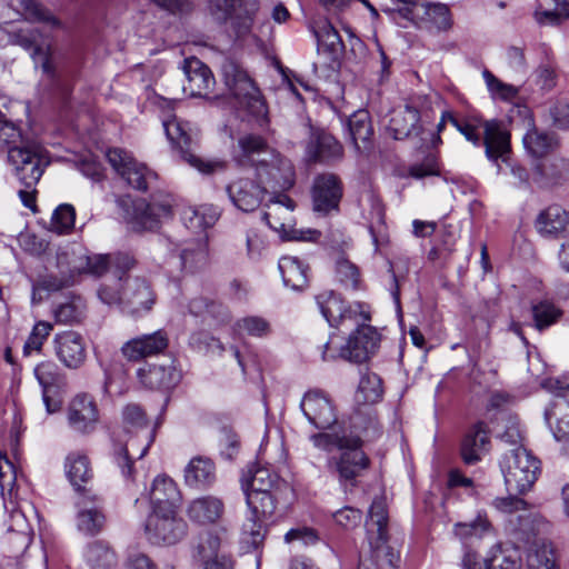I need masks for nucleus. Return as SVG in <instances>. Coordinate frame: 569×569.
I'll use <instances>...</instances> for the list:
<instances>
[{
    "mask_svg": "<svg viewBox=\"0 0 569 569\" xmlns=\"http://www.w3.org/2000/svg\"><path fill=\"white\" fill-rule=\"evenodd\" d=\"M490 529V522L481 515L470 522H457L453 527L455 535L461 540H468L473 537L481 538Z\"/></svg>",
    "mask_w": 569,
    "mask_h": 569,
    "instance_id": "nucleus-53",
    "label": "nucleus"
},
{
    "mask_svg": "<svg viewBox=\"0 0 569 569\" xmlns=\"http://www.w3.org/2000/svg\"><path fill=\"white\" fill-rule=\"evenodd\" d=\"M122 421L128 431H144L149 425L144 409L138 403H128L123 407Z\"/></svg>",
    "mask_w": 569,
    "mask_h": 569,
    "instance_id": "nucleus-54",
    "label": "nucleus"
},
{
    "mask_svg": "<svg viewBox=\"0 0 569 569\" xmlns=\"http://www.w3.org/2000/svg\"><path fill=\"white\" fill-rule=\"evenodd\" d=\"M84 560L92 569H112L117 566V556L111 547L100 540L90 542L84 550Z\"/></svg>",
    "mask_w": 569,
    "mask_h": 569,
    "instance_id": "nucleus-45",
    "label": "nucleus"
},
{
    "mask_svg": "<svg viewBox=\"0 0 569 569\" xmlns=\"http://www.w3.org/2000/svg\"><path fill=\"white\" fill-rule=\"evenodd\" d=\"M220 538L217 533L207 531L199 537L198 545L196 547L197 557L203 561L218 557L220 549Z\"/></svg>",
    "mask_w": 569,
    "mask_h": 569,
    "instance_id": "nucleus-59",
    "label": "nucleus"
},
{
    "mask_svg": "<svg viewBox=\"0 0 569 569\" xmlns=\"http://www.w3.org/2000/svg\"><path fill=\"white\" fill-rule=\"evenodd\" d=\"M34 376L43 390L52 387L59 379V368L52 361H43L34 368Z\"/></svg>",
    "mask_w": 569,
    "mask_h": 569,
    "instance_id": "nucleus-63",
    "label": "nucleus"
},
{
    "mask_svg": "<svg viewBox=\"0 0 569 569\" xmlns=\"http://www.w3.org/2000/svg\"><path fill=\"white\" fill-rule=\"evenodd\" d=\"M523 147L529 154L536 158L547 156L557 147L553 134L538 130L533 124L522 138Z\"/></svg>",
    "mask_w": 569,
    "mask_h": 569,
    "instance_id": "nucleus-44",
    "label": "nucleus"
},
{
    "mask_svg": "<svg viewBox=\"0 0 569 569\" xmlns=\"http://www.w3.org/2000/svg\"><path fill=\"white\" fill-rule=\"evenodd\" d=\"M178 510L151 511L146 520V535L154 545H174L187 532V523L177 516Z\"/></svg>",
    "mask_w": 569,
    "mask_h": 569,
    "instance_id": "nucleus-10",
    "label": "nucleus"
},
{
    "mask_svg": "<svg viewBox=\"0 0 569 569\" xmlns=\"http://www.w3.org/2000/svg\"><path fill=\"white\" fill-rule=\"evenodd\" d=\"M241 480L248 483V491L278 492L284 485L279 475L269 467H254Z\"/></svg>",
    "mask_w": 569,
    "mask_h": 569,
    "instance_id": "nucleus-43",
    "label": "nucleus"
},
{
    "mask_svg": "<svg viewBox=\"0 0 569 569\" xmlns=\"http://www.w3.org/2000/svg\"><path fill=\"white\" fill-rule=\"evenodd\" d=\"M439 163L435 154H427L421 162L412 163L408 168V174L415 179H422L429 176H439Z\"/></svg>",
    "mask_w": 569,
    "mask_h": 569,
    "instance_id": "nucleus-60",
    "label": "nucleus"
},
{
    "mask_svg": "<svg viewBox=\"0 0 569 569\" xmlns=\"http://www.w3.org/2000/svg\"><path fill=\"white\" fill-rule=\"evenodd\" d=\"M68 419L70 426L79 432L93 430L99 419L93 398L87 393L77 395L69 405Z\"/></svg>",
    "mask_w": 569,
    "mask_h": 569,
    "instance_id": "nucleus-27",
    "label": "nucleus"
},
{
    "mask_svg": "<svg viewBox=\"0 0 569 569\" xmlns=\"http://www.w3.org/2000/svg\"><path fill=\"white\" fill-rule=\"evenodd\" d=\"M482 143L488 159L495 162L501 160L509 163L511 154L510 133L501 122L491 120L483 123Z\"/></svg>",
    "mask_w": 569,
    "mask_h": 569,
    "instance_id": "nucleus-24",
    "label": "nucleus"
},
{
    "mask_svg": "<svg viewBox=\"0 0 569 569\" xmlns=\"http://www.w3.org/2000/svg\"><path fill=\"white\" fill-rule=\"evenodd\" d=\"M111 456L114 463L120 468L121 473L127 478L131 477L133 471V460L129 456L128 443L124 445L120 441L113 442Z\"/></svg>",
    "mask_w": 569,
    "mask_h": 569,
    "instance_id": "nucleus-62",
    "label": "nucleus"
},
{
    "mask_svg": "<svg viewBox=\"0 0 569 569\" xmlns=\"http://www.w3.org/2000/svg\"><path fill=\"white\" fill-rule=\"evenodd\" d=\"M348 130L357 151L370 149L373 128L368 111H356L348 120Z\"/></svg>",
    "mask_w": 569,
    "mask_h": 569,
    "instance_id": "nucleus-40",
    "label": "nucleus"
},
{
    "mask_svg": "<svg viewBox=\"0 0 569 569\" xmlns=\"http://www.w3.org/2000/svg\"><path fill=\"white\" fill-rule=\"evenodd\" d=\"M0 151L8 152L9 163L23 187H36L49 161L38 142L24 137L21 130L0 110Z\"/></svg>",
    "mask_w": 569,
    "mask_h": 569,
    "instance_id": "nucleus-3",
    "label": "nucleus"
},
{
    "mask_svg": "<svg viewBox=\"0 0 569 569\" xmlns=\"http://www.w3.org/2000/svg\"><path fill=\"white\" fill-rule=\"evenodd\" d=\"M568 223V212L562 207L552 204L538 214L535 227L542 237L558 238L565 232Z\"/></svg>",
    "mask_w": 569,
    "mask_h": 569,
    "instance_id": "nucleus-34",
    "label": "nucleus"
},
{
    "mask_svg": "<svg viewBox=\"0 0 569 569\" xmlns=\"http://www.w3.org/2000/svg\"><path fill=\"white\" fill-rule=\"evenodd\" d=\"M226 190L234 207L244 212L254 211L267 193L264 187L247 178L232 181Z\"/></svg>",
    "mask_w": 569,
    "mask_h": 569,
    "instance_id": "nucleus-22",
    "label": "nucleus"
},
{
    "mask_svg": "<svg viewBox=\"0 0 569 569\" xmlns=\"http://www.w3.org/2000/svg\"><path fill=\"white\" fill-rule=\"evenodd\" d=\"M256 172L260 182L271 188L288 190L296 181L293 164L277 151L268 160H259Z\"/></svg>",
    "mask_w": 569,
    "mask_h": 569,
    "instance_id": "nucleus-16",
    "label": "nucleus"
},
{
    "mask_svg": "<svg viewBox=\"0 0 569 569\" xmlns=\"http://www.w3.org/2000/svg\"><path fill=\"white\" fill-rule=\"evenodd\" d=\"M501 470L510 490L526 493L538 479L540 461L520 446L505 453Z\"/></svg>",
    "mask_w": 569,
    "mask_h": 569,
    "instance_id": "nucleus-7",
    "label": "nucleus"
},
{
    "mask_svg": "<svg viewBox=\"0 0 569 569\" xmlns=\"http://www.w3.org/2000/svg\"><path fill=\"white\" fill-rule=\"evenodd\" d=\"M419 122V111L413 106L406 104L392 110L387 129L393 139L402 140L423 132Z\"/></svg>",
    "mask_w": 569,
    "mask_h": 569,
    "instance_id": "nucleus-28",
    "label": "nucleus"
},
{
    "mask_svg": "<svg viewBox=\"0 0 569 569\" xmlns=\"http://www.w3.org/2000/svg\"><path fill=\"white\" fill-rule=\"evenodd\" d=\"M356 397L358 402H378L382 397V382L380 377L376 373H368L361 377Z\"/></svg>",
    "mask_w": 569,
    "mask_h": 569,
    "instance_id": "nucleus-49",
    "label": "nucleus"
},
{
    "mask_svg": "<svg viewBox=\"0 0 569 569\" xmlns=\"http://www.w3.org/2000/svg\"><path fill=\"white\" fill-rule=\"evenodd\" d=\"M221 214L220 209L213 204H201L186 212V220L190 228L206 229L212 227Z\"/></svg>",
    "mask_w": 569,
    "mask_h": 569,
    "instance_id": "nucleus-47",
    "label": "nucleus"
},
{
    "mask_svg": "<svg viewBox=\"0 0 569 569\" xmlns=\"http://www.w3.org/2000/svg\"><path fill=\"white\" fill-rule=\"evenodd\" d=\"M162 126L172 148L179 152L182 160L199 172L211 174L223 171L227 168V162L223 160H207L192 153L191 146L193 139L188 122L171 116L162 120Z\"/></svg>",
    "mask_w": 569,
    "mask_h": 569,
    "instance_id": "nucleus-6",
    "label": "nucleus"
},
{
    "mask_svg": "<svg viewBox=\"0 0 569 569\" xmlns=\"http://www.w3.org/2000/svg\"><path fill=\"white\" fill-rule=\"evenodd\" d=\"M316 300L321 315L331 327H356L346 345L340 347L338 355L329 353L330 342L323 345V361L341 358L352 363H363L378 351L381 335L375 327L368 325L371 317L363 310L362 303H348L332 290L319 293Z\"/></svg>",
    "mask_w": 569,
    "mask_h": 569,
    "instance_id": "nucleus-1",
    "label": "nucleus"
},
{
    "mask_svg": "<svg viewBox=\"0 0 569 569\" xmlns=\"http://www.w3.org/2000/svg\"><path fill=\"white\" fill-rule=\"evenodd\" d=\"M38 36L39 31L37 29H20L11 34V41L12 43L20 46L23 49L31 51V57L34 62H41V69L43 73L47 74L52 89L63 99H67L72 92L74 74L67 69H56L49 52L44 51L38 44Z\"/></svg>",
    "mask_w": 569,
    "mask_h": 569,
    "instance_id": "nucleus-5",
    "label": "nucleus"
},
{
    "mask_svg": "<svg viewBox=\"0 0 569 569\" xmlns=\"http://www.w3.org/2000/svg\"><path fill=\"white\" fill-rule=\"evenodd\" d=\"M489 428L486 422L473 423L463 435L460 455L465 463L475 465L488 451L490 443Z\"/></svg>",
    "mask_w": 569,
    "mask_h": 569,
    "instance_id": "nucleus-26",
    "label": "nucleus"
},
{
    "mask_svg": "<svg viewBox=\"0 0 569 569\" xmlns=\"http://www.w3.org/2000/svg\"><path fill=\"white\" fill-rule=\"evenodd\" d=\"M181 270L193 273L204 269L209 263V250L206 241L187 242L178 254Z\"/></svg>",
    "mask_w": 569,
    "mask_h": 569,
    "instance_id": "nucleus-42",
    "label": "nucleus"
},
{
    "mask_svg": "<svg viewBox=\"0 0 569 569\" xmlns=\"http://www.w3.org/2000/svg\"><path fill=\"white\" fill-rule=\"evenodd\" d=\"M54 353L68 369H79L87 360V347L83 337L73 330L59 332L53 338Z\"/></svg>",
    "mask_w": 569,
    "mask_h": 569,
    "instance_id": "nucleus-21",
    "label": "nucleus"
},
{
    "mask_svg": "<svg viewBox=\"0 0 569 569\" xmlns=\"http://www.w3.org/2000/svg\"><path fill=\"white\" fill-rule=\"evenodd\" d=\"M224 511L222 500L216 496H203L193 499L188 506V517L191 521L208 525L218 521Z\"/></svg>",
    "mask_w": 569,
    "mask_h": 569,
    "instance_id": "nucleus-35",
    "label": "nucleus"
},
{
    "mask_svg": "<svg viewBox=\"0 0 569 569\" xmlns=\"http://www.w3.org/2000/svg\"><path fill=\"white\" fill-rule=\"evenodd\" d=\"M183 72L187 78L184 91H189L193 97H209L216 83L209 67L198 58L191 57L183 61Z\"/></svg>",
    "mask_w": 569,
    "mask_h": 569,
    "instance_id": "nucleus-25",
    "label": "nucleus"
},
{
    "mask_svg": "<svg viewBox=\"0 0 569 569\" xmlns=\"http://www.w3.org/2000/svg\"><path fill=\"white\" fill-rule=\"evenodd\" d=\"M169 346V336L166 330L159 329L152 333H144L124 342L120 349L128 361L138 362L149 357L164 352Z\"/></svg>",
    "mask_w": 569,
    "mask_h": 569,
    "instance_id": "nucleus-19",
    "label": "nucleus"
},
{
    "mask_svg": "<svg viewBox=\"0 0 569 569\" xmlns=\"http://www.w3.org/2000/svg\"><path fill=\"white\" fill-rule=\"evenodd\" d=\"M74 220V208L68 203L60 204L52 213L51 229L59 234L68 233L73 228Z\"/></svg>",
    "mask_w": 569,
    "mask_h": 569,
    "instance_id": "nucleus-56",
    "label": "nucleus"
},
{
    "mask_svg": "<svg viewBox=\"0 0 569 569\" xmlns=\"http://www.w3.org/2000/svg\"><path fill=\"white\" fill-rule=\"evenodd\" d=\"M187 486L194 489H204L216 481V466L213 461L203 456L192 458L184 469Z\"/></svg>",
    "mask_w": 569,
    "mask_h": 569,
    "instance_id": "nucleus-36",
    "label": "nucleus"
},
{
    "mask_svg": "<svg viewBox=\"0 0 569 569\" xmlns=\"http://www.w3.org/2000/svg\"><path fill=\"white\" fill-rule=\"evenodd\" d=\"M222 76L238 108L247 112L260 127L267 126L269 111L266 100L247 71L236 62L227 61L222 66Z\"/></svg>",
    "mask_w": 569,
    "mask_h": 569,
    "instance_id": "nucleus-4",
    "label": "nucleus"
},
{
    "mask_svg": "<svg viewBox=\"0 0 569 569\" xmlns=\"http://www.w3.org/2000/svg\"><path fill=\"white\" fill-rule=\"evenodd\" d=\"M532 180L541 187L560 184L569 180V161L550 158L538 162L532 171Z\"/></svg>",
    "mask_w": 569,
    "mask_h": 569,
    "instance_id": "nucleus-32",
    "label": "nucleus"
},
{
    "mask_svg": "<svg viewBox=\"0 0 569 569\" xmlns=\"http://www.w3.org/2000/svg\"><path fill=\"white\" fill-rule=\"evenodd\" d=\"M239 153L236 156L241 166H252L257 168L259 160H268L274 152L270 149L267 141L258 134L248 133L238 139Z\"/></svg>",
    "mask_w": 569,
    "mask_h": 569,
    "instance_id": "nucleus-31",
    "label": "nucleus"
},
{
    "mask_svg": "<svg viewBox=\"0 0 569 569\" xmlns=\"http://www.w3.org/2000/svg\"><path fill=\"white\" fill-rule=\"evenodd\" d=\"M300 407L305 417L315 428L325 430L323 432L346 430L338 423L336 407L325 392L308 391L303 396Z\"/></svg>",
    "mask_w": 569,
    "mask_h": 569,
    "instance_id": "nucleus-12",
    "label": "nucleus"
},
{
    "mask_svg": "<svg viewBox=\"0 0 569 569\" xmlns=\"http://www.w3.org/2000/svg\"><path fill=\"white\" fill-rule=\"evenodd\" d=\"M482 77L487 84L490 94L495 99L502 101H513L519 94V88L506 82H502L489 70H483Z\"/></svg>",
    "mask_w": 569,
    "mask_h": 569,
    "instance_id": "nucleus-52",
    "label": "nucleus"
},
{
    "mask_svg": "<svg viewBox=\"0 0 569 569\" xmlns=\"http://www.w3.org/2000/svg\"><path fill=\"white\" fill-rule=\"evenodd\" d=\"M209 8L218 21L230 20L237 37L250 32L258 12L256 0H209Z\"/></svg>",
    "mask_w": 569,
    "mask_h": 569,
    "instance_id": "nucleus-9",
    "label": "nucleus"
},
{
    "mask_svg": "<svg viewBox=\"0 0 569 569\" xmlns=\"http://www.w3.org/2000/svg\"><path fill=\"white\" fill-rule=\"evenodd\" d=\"M64 470L77 496L94 492L88 487V483L92 480L93 472L89 458L84 453L70 452L66 458Z\"/></svg>",
    "mask_w": 569,
    "mask_h": 569,
    "instance_id": "nucleus-29",
    "label": "nucleus"
},
{
    "mask_svg": "<svg viewBox=\"0 0 569 569\" xmlns=\"http://www.w3.org/2000/svg\"><path fill=\"white\" fill-rule=\"evenodd\" d=\"M154 303L156 295L144 279L126 280L122 288V313L140 318L150 312Z\"/></svg>",
    "mask_w": 569,
    "mask_h": 569,
    "instance_id": "nucleus-17",
    "label": "nucleus"
},
{
    "mask_svg": "<svg viewBox=\"0 0 569 569\" xmlns=\"http://www.w3.org/2000/svg\"><path fill=\"white\" fill-rule=\"evenodd\" d=\"M535 327L538 330H543L556 323L562 316V311L555 303L548 300H542L533 303L531 307Z\"/></svg>",
    "mask_w": 569,
    "mask_h": 569,
    "instance_id": "nucleus-48",
    "label": "nucleus"
},
{
    "mask_svg": "<svg viewBox=\"0 0 569 569\" xmlns=\"http://www.w3.org/2000/svg\"><path fill=\"white\" fill-rule=\"evenodd\" d=\"M527 561L530 569H553L556 565L553 552L547 547L529 552Z\"/></svg>",
    "mask_w": 569,
    "mask_h": 569,
    "instance_id": "nucleus-64",
    "label": "nucleus"
},
{
    "mask_svg": "<svg viewBox=\"0 0 569 569\" xmlns=\"http://www.w3.org/2000/svg\"><path fill=\"white\" fill-rule=\"evenodd\" d=\"M342 183L333 173L318 174L311 188L312 209L316 213L328 216L339 211V203L342 198Z\"/></svg>",
    "mask_w": 569,
    "mask_h": 569,
    "instance_id": "nucleus-14",
    "label": "nucleus"
},
{
    "mask_svg": "<svg viewBox=\"0 0 569 569\" xmlns=\"http://www.w3.org/2000/svg\"><path fill=\"white\" fill-rule=\"evenodd\" d=\"M56 323L73 326L86 317V303L80 297H71L52 309Z\"/></svg>",
    "mask_w": 569,
    "mask_h": 569,
    "instance_id": "nucleus-46",
    "label": "nucleus"
},
{
    "mask_svg": "<svg viewBox=\"0 0 569 569\" xmlns=\"http://www.w3.org/2000/svg\"><path fill=\"white\" fill-rule=\"evenodd\" d=\"M241 489L246 496L249 512L256 519H269L277 508V492L248 491V483L241 480Z\"/></svg>",
    "mask_w": 569,
    "mask_h": 569,
    "instance_id": "nucleus-41",
    "label": "nucleus"
},
{
    "mask_svg": "<svg viewBox=\"0 0 569 569\" xmlns=\"http://www.w3.org/2000/svg\"><path fill=\"white\" fill-rule=\"evenodd\" d=\"M336 278L347 289L356 290L360 282V272L348 259H339L336 264Z\"/></svg>",
    "mask_w": 569,
    "mask_h": 569,
    "instance_id": "nucleus-57",
    "label": "nucleus"
},
{
    "mask_svg": "<svg viewBox=\"0 0 569 569\" xmlns=\"http://www.w3.org/2000/svg\"><path fill=\"white\" fill-rule=\"evenodd\" d=\"M512 526V531L517 536L519 541L529 543L538 532V526L540 518L537 515L528 512L526 515H519L509 520Z\"/></svg>",
    "mask_w": 569,
    "mask_h": 569,
    "instance_id": "nucleus-50",
    "label": "nucleus"
},
{
    "mask_svg": "<svg viewBox=\"0 0 569 569\" xmlns=\"http://www.w3.org/2000/svg\"><path fill=\"white\" fill-rule=\"evenodd\" d=\"M52 329L53 326L50 322L38 321L33 326L32 331L23 346L24 356H29L33 351L39 352Z\"/></svg>",
    "mask_w": 569,
    "mask_h": 569,
    "instance_id": "nucleus-58",
    "label": "nucleus"
},
{
    "mask_svg": "<svg viewBox=\"0 0 569 569\" xmlns=\"http://www.w3.org/2000/svg\"><path fill=\"white\" fill-rule=\"evenodd\" d=\"M137 377L141 385L151 390L173 389L181 380V371L172 360L169 365H146L139 368Z\"/></svg>",
    "mask_w": 569,
    "mask_h": 569,
    "instance_id": "nucleus-23",
    "label": "nucleus"
},
{
    "mask_svg": "<svg viewBox=\"0 0 569 569\" xmlns=\"http://www.w3.org/2000/svg\"><path fill=\"white\" fill-rule=\"evenodd\" d=\"M84 267H74L78 273L84 271L94 277H101L111 266V254H92L86 256Z\"/></svg>",
    "mask_w": 569,
    "mask_h": 569,
    "instance_id": "nucleus-61",
    "label": "nucleus"
},
{
    "mask_svg": "<svg viewBox=\"0 0 569 569\" xmlns=\"http://www.w3.org/2000/svg\"><path fill=\"white\" fill-rule=\"evenodd\" d=\"M367 537L376 557L385 555L390 567H395V555L390 547L386 546L388 539V511L382 498H375L368 511L366 520Z\"/></svg>",
    "mask_w": 569,
    "mask_h": 569,
    "instance_id": "nucleus-13",
    "label": "nucleus"
},
{
    "mask_svg": "<svg viewBox=\"0 0 569 569\" xmlns=\"http://www.w3.org/2000/svg\"><path fill=\"white\" fill-rule=\"evenodd\" d=\"M107 159L116 172L123 178L129 186L147 191L157 180L158 176L146 164L138 162L129 152L122 149H110Z\"/></svg>",
    "mask_w": 569,
    "mask_h": 569,
    "instance_id": "nucleus-11",
    "label": "nucleus"
},
{
    "mask_svg": "<svg viewBox=\"0 0 569 569\" xmlns=\"http://www.w3.org/2000/svg\"><path fill=\"white\" fill-rule=\"evenodd\" d=\"M152 511L178 510L181 495L176 482L167 476H158L150 490Z\"/></svg>",
    "mask_w": 569,
    "mask_h": 569,
    "instance_id": "nucleus-30",
    "label": "nucleus"
},
{
    "mask_svg": "<svg viewBox=\"0 0 569 569\" xmlns=\"http://www.w3.org/2000/svg\"><path fill=\"white\" fill-rule=\"evenodd\" d=\"M295 201L286 194H279L274 201L268 204L263 213V220L268 226L283 234L288 240L316 241L320 238V231L316 229H296L293 210Z\"/></svg>",
    "mask_w": 569,
    "mask_h": 569,
    "instance_id": "nucleus-8",
    "label": "nucleus"
},
{
    "mask_svg": "<svg viewBox=\"0 0 569 569\" xmlns=\"http://www.w3.org/2000/svg\"><path fill=\"white\" fill-rule=\"evenodd\" d=\"M343 156L342 144L328 131L310 127L309 139L306 143V157L309 161L331 163Z\"/></svg>",
    "mask_w": 569,
    "mask_h": 569,
    "instance_id": "nucleus-20",
    "label": "nucleus"
},
{
    "mask_svg": "<svg viewBox=\"0 0 569 569\" xmlns=\"http://www.w3.org/2000/svg\"><path fill=\"white\" fill-rule=\"evenodd\" d=\"M312 445L326 452L337 449L339 453L327 459V469L333 475L339 485L347 488L358 486V479L370 467V458L363 451V440L352 431L333 430L318 432L309 437Z\"/></svg>",
    "mask_w": 569,
    "mask_h": 569,
    "instance_id": "nucleus-2",
    "label": "nucleus"
},
{
    "mask_svg": "<svg viewBox=\"0 0 569 569\" xmlns=\"http://www.w3.org/2000/svg\"><path fill=\"white\" fill-rule=\"evenodd\" d=\"M234 332L246 333L256 338H263L270 335L271 325L263 317L248 316L239 319L233 326Z\"/></svg>",
    "mask_w": 569,
    "mask_h": 569,
    "instance_id": "nucleus-51",
    "label": "nucleus"
},
{
    "mask_svg": "<svg viewBox=\"0 0 569 569\" xmlns=\"http://www.w3.org/2000/svg\"><path fill=\"white\" fill-rule=\"evenodd\" d=\"M26 19L30 21L48 23L52 28H59L60 21L44 9L37 0H20Z\"/></svg>",
    "mask_w": 569,
    "mask_h": 569,
    "instance_id": "nucleus-55",
    "label": "nucleus"
},
{
    "mask_svg": "<svg viewBox=\"0 0 569 569\" xmlns=\"http://www.w3.org/2000/svg\"><path fill=\"white\" fill-rule=\"evenodd\" d=\"M74 505L78 530L87 536L99 535L107 522L102 498L96 492L81 493Z\"/></svg>",
    "mask_w": 569,
    "mask_h": 569,
    "instance_id": "nucleus-15",
    "label": "nucleus"
},
{
    "mask_svg": "<svg viewBox=\"0 0 569 569\" xmlns=\"http://www.w3.org/2000/svg\"><path fill=\"white\" fill-rule=\"evenodd\" d=\"M278 268L286 287L302 290L308 286L309 267L299 258L283 256L279 259Z\"/></svg>",
    "mask_w": 569,
    "mask_h": 569,
    "instance_id": "nucleus-37",
    "label": "nucleus"
},
{
    "mask_svg": "<svg viewBox=\"0 0 569 569\" xmlns=\"http://www.w3.org/2000/svg\"><path fill=\"white\" fill-rule=\"evenodd\" d=\"M471 555H467L463 566L467 569H519L521 566V555L518 548L497 546L492 548L490 556L483 559V563H475L470 567Z\"/></svg>",
    "mask_w": 569,
    "mask_h": 569,
    "instance_id": "nucleus-33",
    "label": "nucleus"
},
{
    "mask_svg": "<svg viewBox=\"0 0 569 569\" xmlns=\"http://www.w3.org/2000/svg\"><path fill=\"white\" fill-rule=\"evenodd\" d=\"M132 223L140 230H154L162 220L168 219L172 214V199L164 196L156 199L152 196L151 201L143 199L132 201Z\"/></svg>",
    "mask_w": 569,
    "mask_h": 569,
    "instance_id": "nucleus-18",
    "label": "nucleus"
},
{
    "mask_svg": "<svg viewBox=\"0 0 569 569\" xmlns=\"http://www.w3.org/2000/svg\"><path fill=\"white\" fill-rule=\"evenodd\" d=\"M318 52H325L330 59H337L343 51V42L338 31L328 21H318L312 26Z\"/></svg>",
    "mask_w": 569,
    "mask_h": 569,
    "instance_id": "nucleus-39",
    "label": "nucleus"
},
{
    "mask_svg": "<svg viewBox=\"0 0 569 569\" xmlns=\"http://www.w3.org/2000/svg\"><path fill=\"white\" fill-rule=\"evenodd\" d=\"M545 419L558 441L569 437V401L563 396L558 395L551 401Z\"/></svg>",
    "mask_w": 569,
    "mask_h": 569,
    "instance_id": "nucleus-38",
    "label": "nucleus"
}]
</instances>
